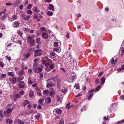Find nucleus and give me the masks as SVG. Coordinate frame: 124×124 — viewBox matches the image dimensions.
Instances as JSON below:
<instances>
[{
    "label": "nucleus",
    "mask_w": 124,
    "mask_h": 124,
    "mask_svg": "<svg viewBox=\"0 0 124 124\" xmlns=\"http://www.w3.org/2000/svg\"><path fill=\"white\" fill-rule=\"evenodd\" d=\"M14 108V107L13 106L12 107V108H9L8 109H7L6 111H4V114L5 116H7V113H11L12 111V110Z\"/></svg>",
    "instance_id": "f257e3e1"
},
{
    "label": "nucleus",
    "mask_w": 124,
    "mask_h": 124,
    "mask_svg": "<svg viewBox=\"0 0 124 124\" xmlns=\"http://www.w3.org/2000/svg\"><path fill=\"white\" fill-rule=\"evenodd\" d=\"M72 74H73L74 75H72L70 77L68 78V81L69 82H73V81L74 80V79L76 78V76H75V73L73 72H72Z\"/></svg>",
    "instance_id": "f03ea898"
},
{
    "label": "nucleus",
    "mask_w": 124,
    "mask_h": 124,
    "mask_svg": "<svg viewBox=\"0 0 124 124\" xmlns=\"http://www.w3.org/2000/svg\"><path fill=\"white\" fill-rule=\"evenodd\" d=\"M21 17L24 20H27L30 19V16L29 15H26L24 14H22L21 15Z\"/></svg>",
    "instance_id": "7ed1b4c3"
},
{
    "label": "nucleus",
    "mask_w": 124,
    "mask_h": 124,
    "mask_svg": "<svg viewBox=\"0 0 124 124\" xmlns=\"http://www.w3.org/2000/svg\"><path fill=\"white\" fill-rule=\"evenodd\" d=\"M25 84L23 81L21 82L19 84V87L23 89L25 86Z\"/></svg>",
    "instance_id": "20e7f679"
},
{
    "label": "nucleus",
    "mask_w": 124,
    "mask_h": 124,
    "mask_svg": "<svg viewBox=\"0 0 124 124\" xmlns=\"http://www.w3.org/2000/svg\"><path fill=\"white\" fill-rule=\"evenodd\" d=\"M38 66L39 65L37 63H35L34 64L32 68L33 70L34 71L36 72L37 71V69L38 68Z\"/></svg>",
    "instance_id": "39448f33"
},
{
    "label": "nucleus",
    "mask_w": 124,
    "mask_h": 124,
    "mask_svg": "<svg viewBox=\"0 0 124 124\" xmlns=\"http://www.w3.org/2000/svg\"><path fill=\"white\" fill-rule=\"evenodd\" d=\"M20 24V23L18 21H16L13 23V26L14 28H16L18 27Z\"/></svg>",
    "instance_id": "423d86ee"
},
{
    "label": "nucleus",
    "mask_w": 124,
    "mask_h": 124,
    "mask_svg": "<svg viewBox=\"0 0 124 124\" xmlns=\"http://www.w3.org/2000/svg\"><path fill=\"white\" fill-rule=\"evenodd\" d=\"M41 35L42 37L43 38L45 39H47L48 38V34L45 32L43 33Z\"/></svg>",
    "instance_id": "0eeeda50"
},
{
    "label": "nucleus",
    "mask_w": 124,
    "mask_h": 124,
    "mask_svg": "<svg viewBox=\"0 0 124 124\" xmlns=\"http://www.w3.org/2000/svg\"><path fill=\"white\" fill-rule=\"evenodd\" d=\"M53 84V83L51 81H49L47 82L46 86L48 87H50L52 86Z\"/></svg>",
    "instance_id": "6e6552de"
},
{
    "label": "nucleus",
    "mask_w": 124,
    "mask_h": 124,
    "mask_svg": "<svg viewBox=\"0 0 124 124\" xmlns=\"http://www.w3.org/2000/svg\"><path fill=\"white\" fill-rule=\"evenodd\" d=\"M23 30L26 31H29V29L27 26L25 24H24L23 25Z\"/></svg>",
    "instance_id": "1a4fd4ad"
},
{
    "label": "nucleus",
    "mask_w": 124,
    "mask_h": 124,
    "mask_svg": "<svg viewBox=\"0 0 124 124\" xmlns=\"http://www.w3.org/2000/svg\"><path fill=\"white\" fill-rule=\"evenodd\" d=\"M115 57L113 58L111 60V63L112 64H115L117 62V58H116L115 60H114V59Z\"/></svg>",
    "instance_id": "9d476101"
},
{
    "label": "nucleus",
    "mask_w": 124,
    "mask_h": 124,
    "mask_svg": "<svg viewBox=\"0 0 124 124\" xmlns=\"http://www.w3.org/2000/svg\"><path fill=\"white\" fill-rule=\"evenodd\" d=\"M48 8L49 10L52 11H54V6L52 4H50L49 5Z\"/></svg>",
    "instance_id": "9b49d317"
},
{
    "label": "nucleus",
    "mask_w": 124,
    "mask_h": 124,
    "mask_svg": "<svg viewBox=\"0 0 124 124\" xmlns=\"http://www.w3.org/2000/svg\"><path fill=\"white\" fill-rule=\"evenodd\" d=\"M30 102L28 100H25L24 101V102L23 104V106L25 107L26 105L28 104H29Z\"/></svg>",
    "instance_id": "f8f14e48"
},
{
    "label": "nucleus",
    "mask_w": 124,
    "mask_h": 124,
    "mask_svg": "<svg viewBox=\"0 0 124 124\" xmlns=\"http://www.w3.org/2000/svg\"><path fill=\"white\" fill-rule=\"evenodd\" d=\"M61 80L60 78H58L57 79V85L58 88L59 87L61 84Z\"/></svg>",
    "instance_id": "ddd939ff"
},
{
    "label": "nucleus",
    "mask_w": 124,
    "mask_h": 124,
    "mask_svg": "<svg viewBox=\"0 0 124 124\" xmlns=\"http://www.w3.org/2000/svg\"><path fill=\"white\" fill-rule=\"evenodd\" d=\"M63 97L62 96H59L57 97V101L59 102H62Z\"/></svg>",
    "instance_id": "4468645a"
},
{
    "label": "nucleus",
    "mask_w": 124,
    "mask_h": 124,
    "mask_svg": "<svg viewBox=\"0 0 124 124\" xmlns=\"http://www.w3.org/2000/svg\"><path fill=\"white\" fill-rule=\"evenodd\" d=\"M25 73V72L23 70H21L19 72L17 75H23Z\"/></svg>",
    "instance_id": "2eb2a0df"
},
{
    "label": "nucleus",
    "mask_w": 124,
    "mask_h": 124,
    "mask_svg": "<svg viewBox=\"0 0 124 124\" xmlns=\"http://www.w3.org/2000/svg\"><path fill=\"white\" fill-rule=\"evenodd\" d=\"M123 70L124 71V65H122L120 68H119L117 69V70L120 71H122H122Z\"/></svg>",
    "instance_id": "dca6fc26"
},
{
    "label": "nucleus",
    "mask_w": 124,
    "mask_h": 124,
    "mask_svg": "<svg viewBox=\"0 0 124 124\" xmlns=\"http://www.w3.org/2000/svg\"><path fill=\"white\" fill-rule=\"evenodd\" d=\"M29 43L31 45H34L35 43V41L34 39H31L29 41Z\"/></svg>",
    "instance_id": "f3484780"
},
{
    "label": "nucleus",
    "mask_w": 124,
    "mask_h": 124,
    "mask_svg": "<svg viewBox=\"0 0 124 124\" xmlns=\"http://www.w3.org/2000/svg\"><path fill=\"white\" fill-rule=\"evenodd\" d=\"M53 50L54 51H56L58 53H59L61 49L60 48H54Z\"/></svg>",
    "instance_id": "a211bd4d"
},
{
    "label": "nucleus",
    "mask_w": 124,
    "mask_h": 124,
    "mask_svg": "<svg viewBox=\"0 0 124 124\" xmlns=\"http://www.w3.org/2000/svg\"><path fill=\"white\" fill-rule=\"evenodd\" d=\"M18 18L17 17V16H16L15 15H14L12 16V20H9L11 22L14 20L17 19Z\"/></svg>",
    "instance_id": "6ab92c4d"
},
{
    "label": "nucleus",
    "mask_w": 124,
    "mask_h": 124,
    "mask_svg": "<svg viewBox=\"0 0 124 124\" xmlns=\"http://www.w3.org/2000/svg\"><path fill=\"white\" fill-rule=\"evenodd\" d=\"M46 102H48L49 103H50L51 102V99L50 97H47L45 99Z\"/></svg>",
    "instance_id": "aec40b11"
},
{
    "label": "nucleus",
    "mask_w": 124,
    "mask_h": 124,
    "mask_svg": "<svg viewBox=\"0 0 124 124\" xmlns=\"http://www.w3.org/2000/svg\"><path fill=\"white\" fill-rule=\"evenodd\" d=\"M40 39L39 38H37L36 39V43L38 44H40L41 42L40 41Z\"/></svg>",
    "instance_id": "412c9836"
},
{
    "label": "nucleus",
    "mask_w": 124,
    "mask_h": 124,
    "mask_svg": "<svg viewBox=\"0 0 124 124\" xmlns=\"http://www.w3.org/2000/svg\"><path fill=\"white\" fill-rule=\"evenodd\" d=\"M29 96L31 97H32L33 95V92L32 91H30L29 93Z\"/></svg>",
    "instance_id": "4be33fe9"
},
{
    "label": "nucleus",
    "mask_w": 124,
    "mask_h": 124,
    "mask_svg": "<svg viewBox=\"0 0 124 124\" xmlns=\"http://www.w3.org/2000/svg\"><path fill=\"white\" fill-rule=\"evenodd\" d=\"M101 87V85H98L96 88L95 90V91L97 92L100 89Z\"/></svg>",
    "instance_id": "5701e85b"
},
{
    "label": "nucleus",
    "mask_w": 124,
    "mask_h": 124,
    "mask_svg": "<svg viewBox=\"0 0 124 124\" xmlns=\"http://www.w3.org/2000/svg\"><path fill=\"white\" fill-rule=\"evenodd\" d=\"M41 116V115L40 114H37L35 116V118L38 120L39 118Z\"/></svg>",
    "instance_id": "b1692460"
},
{
    "label": "nucleus",
    "mask_w": 124,
    "mask_h": 124,
    "mask_svg": "<svg viewBox=\"0 0 124 124\" xmlns=\"http://www.w3.org/2000/svg\"><path fill=\"white\" fill-rule=\"evenodd\" d=\"M16 77L13 78L11 80V81L13 84H15L16 81Z\"/></svg>",
    "instance_id": "393cba45"
},
{
    "label": "nucleus",
    "mask_w": 124,
    "mask_h": 124,
    "mask_svg": "<svg viewBox=\"0 0 124 124\" xmlns=\"http://www.w3.org/2000/svg\"><path fill=\"white\" fill-rule=\"evenodd\" d=\"M24 79V77H18L17 79V81L18 82H20L22 80H23Z\"/></svg>",
    "instance_id": "a878e982"
},
{
    "label": "nucleus",
    "mask_w": 124,
    "mask_h": 124,
    "mask_svg": "<svg viewBox=\"0 0 124 124\" xmlns=\"http://www.w3.org/2000/svg\"><path fill=\"white\" fill-rule=\"evenodd\" d=\"M67 89L65 88H64L61 90V92L63 93H65L67 92Z\"/></svg>",
    "instance_id": "bb28decb"
},
{
    "label": "nucleus",
    "mask_w": 124,
    "mask_h": 124,
    "mask_svg": "<svg viewBox=\"0 0 124 124\" xmlns=\"http://www.w3.org/2000/svg\"><path fill=\"white\" fill-rule=\"evenodd\" d=\"M48 91L47 90H44L43 92V94L44 95L47 94H48Z\"/></svg>",
    "instance_id": "cd10ccee"
},
{
    "label": "nucleus",
    "mask_w": 124,
    "mask_h": 124,
    "mask_svg": "<svg viewBox=\"0 0 124 124\" xmlns=\"http://www.w3.org/2000/svg\"><path fill=\"white\" fill-rule=\"evenodd\" d=\"M56 113L58 114H60L62 112V110L60 109H57L56 110Z\"/></svg>",
    "instance_id": "c85d7f7f"
},
{
    "label": "nucleus",
    "mask_w": 124,
    "mask_h": 124,
    "mask_svg": "<svg viewBox=\"0 0 124 124\" xmlns=\"http://www.w3.org/2000/svg\"><path fill=\"white\" fill-rule=\"evenodd\" d=\"M8 74L9 76H11L12 77H13L15 76L14 75V74L13 72H8Z\"/></svg>",
    "instance_id": "c756f323"
},
{
    "label": "nucleus",
    "mask_w": 124,
    "mask_h": 124,
    "mask_svg": "<svg viewBox=\"0 0 124 124\" xmlns=\"http://www.w3.org/2000/svg\"><path fill=\"white\" fill-rule=\"evenodd\" d=\"M105 79L103 77L101 78V84H104L105 82Z\"/></svg>",
    "instance_id": "7c9ffc66"
},
{
    "label": "nucleus",
    "mask_w": 124,
    "mask_h": 124,
    "mask_svg": "<svg viewBox=\"0 0 124 124\" xmlns=\"http://www.w3.org/2000/svg\"><path fill=\"white\" fill-rule=\"evenodd\" d=\"M7 16L6 14L3 15L1 18L0 19L2 20H4L6 18V16Z\"/></svg>",
    "instance_id": "2f4dec72"
},
{
    "label": "nucleus",
    "mask_w": 124,
    "mask_h": 124,
    "mask_svg": "<svg viewBox=\"0 0 124 124\" xmlns=\"http://www.w3.org/2000/svg\"><path fill=\"white\" fill-rule=\"evenodd\" d=\"M93 94H90L89 96H88V100H90L91 99V98L93 97Z\"/></svg>",
    "instance_id": "473e14b6"
},
{
    "label": "nucleus",
    "mask_w": 124,
    "mask_h": 124,
    "mask_svg": "<svg viewBox=\"0 0 124 124\" xmlns=\"http://www.w3.org/2000/svg\"><path fill=\"white\" fill-rule=\"evenodd\" d=\"M47 15L49 16H51L53 15V13L52 12L48 11L47 13Z\"/></svg>",
    "instance_id": "72a5a7b5"
},
{
    "label": "nucleus",
    "mask_w": 124,
    "mask_h": 124,
    "mask_svg": "<svg viewBox=\"0 0 124 124\" xmlns=\"http://www.w3.org/2000/svg\"><path fill=\"white\" fill-rule=\"evenodd\" d=\"M54 46L55 47H57L58 46V43L57 42H54Z\"/></svg>",
    "instance_id": "f704fd0d"
},
{
    "label": "nucleus",
    "mask_w": 124,
    "mask_h": 124,
    "mask_svg": "<svg viewBox=\"0 0 124 124\" xmlns=\"http://www.w3.org/2000/svg\"><path fill=\"white\" fill-rule=\"evenodd\" d=\"M5 27V26L4 25L0 24V29H4Z\"/></svg>",
    "instance_id": "c9c22d12"
},
{
    "label": "nucleus",
    "mask_w": 124,
    "mask_h": 124,
    "mask_svg": "<svg viewBox=\"0 0 124 124\" xmlns=\"http://www.w3.org/2000/svg\"><path fill=\"white\" fill-rule=\"evenodd\" d=\"M79 84H75V85L74 86V87H76V89H78L79 88Z\"/></svg>",
    "instance_id": "e433bc0d"
},
{
    "label": "nucleus",
    "mask_w": 124,
    "mask_h": 124,
    "mask_svg": "<svg viewBox=\"0 0 124 124\" xmlns=\"http://www.w3.org/2000/svg\"><path fill=\"white\" fill-rule=\"evenodd\" d=\"M42 51V50L40 49H38L36 50L35 51V53L36 54L38 53L39 52H41Z\"/></svg>",
    "instance_id": "4c0bfd02"
},
{
    "label": "nucleus",
    "mask_w": 124,
    "mask_h": 124,
    "mask_svg": "<svg viewBox=\"0 0 124 124\" xmlns=\"http://www.w3.org/2000/svg\"><path fill=\"white\" fill-rule=\"evenodd\" d=\"M18 123L19 124H24V122L21 120L18 119L17 120Z\"/></svg>",
    "instance_id": "58836bf2"
},
{
    "label": "nucleus",
    "mask_w": 124,
    "mask_h": 124,
    "mask_svg": "<svg viewBox=\"0 0 124 124\" xmlns=\"http://www.w3.org/2000/svg\"><path fill=\"white\" fill-rule=\"evenodd\" d=\"M0 116L1 118H3L4 117V116L2 114V110L0 111Z\"/></svg>",
    "instance_id": "ea45409f"
},
{
    "label": "nucleus",
    "mask_w": 124,
    "mask_h": 124,
    "mask_svg": "<svg viewBox=\"0 0 124 124\" xmlns=\"http://www.w3.org/2000/svg\"><path fill=\"white\" fill-rule=\"evenodd\" d=\"M26 13L28 14H31L32 13V12L31 10H28L26 12Z\"/></svg>",
    "instance_id": "a19ab883"
},
{
    "label": "nucleus",
    "mask_w": 124,
    "mask_h": 124,
    "mask_svg": "<svg viewBox=\"0 0 124 124\" xmlns=\"http://www.w3.org/2000/svg\"><path fill=\"white\" fill-rule=\"evenodd\" d=\"M94 89H92V90H90V91H89L88 92V94H89V93H92L94 92Z\"/></svg>",
    "instance_id": "79ce46f5"
},
{
    "label": "nucleus",
    "mask_w": 124,
    "mask_h": 124,
    "mask_svg": "<svg viewBox=\"0 0 124 124\" xmlns=\"http://www.w3.org/2000/svg\"><path fill=\"white\" fill-rule=\"evenodd\" d=\"M4 65V63L0 61V66L1 67H3Z\"/></svg>",
    "instance_id": "37998d69"
},
{
    "label": "nucleus",
    "mask_w": 124,
    "mask_h": 124,
    "mask_svg": "<svg viewBox=\"0 0 124 124\" xmlns=\"http://www.w3.org/2000/svg\"><path fill=\"white\" fill-rule=\"evenodd\" d=\"M32 37L31 36H28L27 37V39L28 41H29L31 39H32Z\"/></svg>",
    "instance_id": "c03bdc74"
},
{
    "label": "nucleus",
    "mask_w": 124,
    "mask_h": 124,
    "mask_svg": "<svg viewBox=\"0 0 124 124\" xmlns=\"http://www.w3.org/2000/svg\"><path fill=\"white\" fill-rule=\"evenodd\" d=\"M41 31H44L45 30V28L44 27H43L41 28L40 29Z\"/></svg>",
    "instance_id": "a18cd8bd"
},
{
    "label": "nucleus",
    "mask_w": 124,
    "mask_h": 124,
    "mask_svg": "<svg viewBox=\"0 0 124 124\" xmlns=\"http://www.w3.org/2000/svg\"><path fill=\"white\" fill-rule=\"evenodd\" d=\"M59 124H64V121L63 119H62L59 122Z\"/></svg>",
    "instance_id": "49530a36"
},
{
    "label": "nucleus",
    "mask_w": 124,
    "mask_h": 124,
    "mask_svg": "<svg viewBox=\"0 0 124 124\" xmlns=\"http://www.w3.org/2000/svg\"><path fill=\"white\" fill-rule=\"evenodd\" d=\"M6 76V75L5 74H2L1 75V77L3 78H5Z\"/></svg>",
    "instance_id": "de8ad7c7"
},
{
    "label": "nucleus",
    "mask_w": 124,
    "mask_h": 124,
    "mask_svg": "<svg viewBox=\"0 0 124 124\" xmlns=\"http://www.w3.org/2000/svg\"><path fill=\"white\" fill-rule=\"evenodd\" d=\"M42 62L43 64L44 65L45 64H46V61L45 60H43L42 61Z\"/></svg>",
    "instance_id": "09e8293b"
},
{
    "label": "nucleus",
    "mask_w": 124,
    "mask_h": 124,
    "mask_svg": "<svg viewBox=\"0 0 124 124\" xmlns=\"http://www.w3.org/2000/svg\"><path fill=\"white\" fill-rule=\"evenodd\" d=\"M24 58H25V59H26V58H28V57H29L30 55H24Z\"/></svg>",
    "instance_id": "8fccbe9b"
},
{
    "label": "nucleus",
    "mask_w": 124,
    "mask_h": 124,
    "mask_svg": "<svg viewBox=\"0 0 124 124\" xmlns=\"http://www.w3.org/2000/svg\"><path fill=\"white\" fill-rule=\"evenodd\" d=\"M49 95L50 96H52L53 95V92L52 91H51L49 93Z\"/></svg>",
    "instance_id": "3c124183"
},
{
    "label": "nucleus",
    "mask_w": 124,
    "mask_h": 124,
    "mask_svg": "<svg viewBox=\"0 0 124 124\" xmlns=\"http://www.w3.org/2000/svg\"><path fill=\"white\" fill-rule=\"evenodd\" d=\"M69 103L67 104L66 105V108H67L68 109H69L70 108V106H69Z\"/></svg>",
    "instance_id": "603ef678"
},
{
    "label": "nucleus",
    "mask_w": 124,
    "mask_h": 124,
    "mask_svg": "<svg viewBox=\"0 0 124 124\" xmlns=\"http://www.w3.org/2000/svg\"><path fill=\"white\" fill-rule=\"evenodd\" d=\"M32 7V5L31 4H30L28 5L27 6V8L30 9Z\"/></svg>",
    "instance_id": "864d4df0"
},
{
    "label": "nucleus",
    "mask_w": 124,
    "mask_h": 124,
    "mask_svg": "<svg viewBox=\"0 0 124 124\" xmlns=\"http://www.w3.org/2000/svg\"><path fill=\"white\" fill-rule=\"evenodd\" d=\"M28 83L30 84H31L33 83V82L31 80H29L28 81Z\"/></svg>",
    "instance_id": "5fc2aeb1"
},
{
    "label": "nucleus",
    "mask_w": 124,
    "mask_h": 124,
    "mask_svg": "<svg viewBox=\"0 0 124 124\" xmlns=\"http://www.w3.org/2000/svg\"><path fill=\"white\" fill-rule=\"evenodd\" d=\"M50 63H49L48 62H46V64L45 65V66L48 67L50 66Z\"/></svg>",
    "instance_id": "6e6d98bb"
},
{
    "label": "nucleus",
    "mask_w": 124,
    "mask_h": 124,
    "mask_svg": "<svg viewBox=\"0 0 124 124\" xmlns=\"http://www.w3.org/2000/svg\"><path fill=\"white\" fill-rule=\"evenodd\" d=\"M44 101L43 100L40 99L39 100V104H42Z\"/></svg>",
    "instance_id": "4d7b16f0"
},
{
    "label": "nucleus",
    "mask_w": 124,
    "mask_h": 124,
    "mask_svg": "<svg viewBox=\"0 0 124 124\" xmlns=\"http://www.w3.org/2000/svg\"><path fill=\"white\" fill-rule=\"evenodd\" d=\"M54 67V65L53 64H51L49 66V67L51 69H52Z\"/></svg>",
    "instance_id": "13d9d810"
},
{
    "label": "nucleus",
    "mask_w": 124,
    "mask_h": 124,
    "mask_svg": "<svg viewBox=\"0 0 124 124\" xmlns=\"http://www.w3.org/2000/svg\"><path fill=\"white\" fill-rule=\"evenodd\" d=\"M28 73H29L30 74H31L32 73V71L31 69L29 70H28Z\"/></svg>",
    "instance_id": "bf43d9fd"
},
{
    "label": "nucleus",
    "mask_w": 124,
    "mask_h": 124,
    "mask_svg": "<svg viewBox=\"0 0 124 124\" xmlns=\"http://www.w3.org/2000/svg\"><path fill=\"white\" fill-rule=\"evenodd\" d=\"M15 97L17 98H18L20 97V95L18 94H16L15 95Z\"/></svg>",
    "instance_id": "052dcab7"
},
{
    "label": "nucleus",
    "mask_w": 124,
    "mask_h": 124,
    "mask_svg": "<svg viewBox=\"0 0 124 124\" xmlns=\"http://www.w3.org/2000/svg\"><path fill=\"white\" fill-rule=\"evenodd\" d=\"M37 86V84L36 83H35L33 84L32 85V86L33 87H36Z\"/></svg>",
    "instance_id": "680f3d73"
},
{
    "label": "nucleus",
    "mask_w": 124,
    "mask_h": 124,
    "mask_svg": "<svg viewBox=\"0 0 124 124\" xmlns=\"http://www.w3.org/2000/svg\"><path fill=\"white\" fill-rule=\"evenodd\" d=\"M6 57L7 58L8 60L9 61H10L11 60L10 57H8V55L6 56Z\"/></svg>",
    "instance_id": "e2e57ef3"
},
{
    "label": "nucleus",
    "mask_w": 124,
    "mask_h": 124,
    "mask_svg": "<svg viewBox=\"0 0 124 124\" xmlns=\"http://www.w3.org/2000/svg\"><path fill=\"white\" fill-rule=\"evenodd\" d=\"M120 99L121 100H124V96L123 95H122L120 97Z\"/></svg>",
    "instance_id": "0e129e2a"
},
{
    "label": "nucleus",
    "mask_w": 124,
    "mask_h": 124,
    "mask_svg": "<svg viewBox=\"0 0 124 124\" xmlns=\"http://www.w3.org/2000/svg\"><path fill=\"white\" fill-rule=\"evenodd\" d=\"M37 69L39 72H41L42 71V69L40 67L38 68Z\"/></svg>",
    "instance_id": "69168bd1"
},
{
    "label": "nucleus",
    "mask_w": 124,
    "mask_h": 124,
    "mask_svg": "<svg viewBox=\"0 0 124 124\" xmlns=\"http://www.w3.org/2000/svg\"><path fill=\"white\" fill-rule=\"evenodd\" d=\"M29 50L30 52H33V49L32 48H29L28 49Z\"/></svg>",
    "instance_id": "338daca9"
},
{
    "label": "nucleus",
    "mask_w": 124,
    "mask_h": 124,
    "mask_svg": "<svg viewBox=\"0 0 124 124\" xmlns=\"http://www.w3.org/2000/svg\"><path fill=\"white\" fill-rule=\"evenodd\" d=\"M12 106V104H8L6 106V107H9Z\"/></svg>",
    "instance_id": "774afa93"
}]
</instances>
